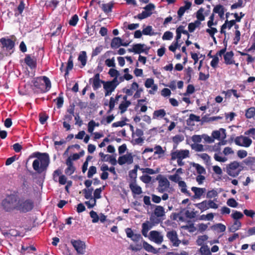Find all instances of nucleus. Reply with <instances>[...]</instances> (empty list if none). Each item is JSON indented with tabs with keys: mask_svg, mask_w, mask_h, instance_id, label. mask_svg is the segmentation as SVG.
Instances as JSON below:
<instances>
[{
	"mask_svg": "<svg viewBox=\"0 0 255 255\" xmlns=\"http://www.w3.org/2000/svg\"><path fill=\"white\" fill-rule=\"evenodd\" d=\"M193 167L195 168L197 172L199 174H206V170L204 167L201 166L200 164L196 163H193L192 164Z\"/></svg>",
	"mask_w": 255,
	"mask_h": 255,
	"instance_id": "nucleus-37",
	"label": "nucleus"
},
{
	"mask_svg": "<svg viewBox=\"0 0 255 255\" xmlns=\"http://www.w3.org/2000/svg\"><path fill=\"white\" fill-rule=\"evenodd\" d=\"M186 74L185 75L184 79L186 80V83H190L192 77V73L193 72V69L191 67H188L185 70Z\"/></svg>",
	"mask_w": 255,
	"mask_h": 255,
	"instance_id": "nucleus-34",
	"label": "nucleus"
},
{
	"mask_svg": "<svg viewBox=\"0 0 255 255\" xmlns=\"http://www.w3.org/2000/svg\"><path fill=\"white\" fill-rule=\"evenodd\" d=\"M166 236L174 247H178L181 243V241L178 238L177 232L174 230L168 232Z\"/></svg>",
	"mask_w": 255,
	"mask_h": 255,
	"instance_id": "nucleus-10",
	"label": "nucleus"
},
{
	"mask_svg": "<svg viewBox=\"0 0 255 255\" xmlns=\"http://www.w3.org/2000/svg\"><path fill=\"white\" fill-rule=\"evenodd\" d=\"M228 174L233 177L238 176L242 170L238 162L234 161L227 166Z\"/></svg>",
	"mask_w": 255,
	"mask_h": 255,
	"instance_id": "nucleus-5",
	"label": "nucleus"
},
{
	"mask_svg": "<svg viewBox=\"0 0 255 255\" xmlns=\"http://www.w3.org/2000/svg\"><path fill=\"white\" fill-rule=\"evenodd\" d=\"M34 207L33 200L30 198L24 197L19 198L16 203V210L21 213H26L30 212Z\"/></svg>",
	"mask_w": 255,
	"mask_h": 255,
	"instance_id": "nucleus-3",
	"label": "nucleus"
},
{
	"mask_svg": "<svg viewBox=\"0 0 255 255\" xmlns=\"http://www.w3.org/2000/svg\"><path fill=\"white\" fill-rule=\"evenodd\" d=\"M199 251L201 255H211V251L207 245L201 246Z\"/></svg>",
	"mask_w": 255,
	"mask_h": 255,
	"instance_id": "nucleus-42",
	"label": "nucleus"
},
{
	"mask_svg": "<svg viewBox=\"0 0 255 255\" xmlns=\"http://www.w3.org/2000/svg\"><path fill=\"white\" fill-rule=\"evenodd\" d=\"M182 43H179L178 41L173 42L172 44L169 46V50L173 52H175L176 49L180 47Z\"/></svg>",
	"mask_w": 255,
	"mask_h": 255,
	"instance_id": "nucleus-48",
	"label": "nucleus"
},
{
	"mask_svg": "<svg viewBox=\"0 0 255 255\" xmlns=\"http://www.w3.org/2000/svg\"><path fill=\"white\" fill-rule=\"evenodd\" d=\"M150 16V13H147L145 10L142 11L141 13H139L136 16H134V18H137L139 19H143L147 18Z\"/></svg>",
	"mask_w": 255,
	"mask_h": 255,
	"instance_id": "nucleus-60",
	"label": "nucleus"
},
{
	"mask_svg": "<svg viewBox=\"0 0 255 255\" xmlns=\"http://www.w3.org/2000/svg\"><path fill=\"white\" fill-rule=\"evenodd\" d=\"M93 190V188H89L88 189H84L83 190V192L84 194V197L86 199L92 198V194Z\"/></svg>",
	"mask_w": 255,
	"mask_h": 255,
	"instance_id": "nucleus-56",
	"label": "nucleus"
},
{
	"mask_svg": "<svg viewBox=\"0 0 255 255\" xmlns=\"http://www.w3.org/2000/svg\"><path fill=\"white\" fill-rule=\"evenodd\" d=\"M87 27L86 28V33L89 35V36H92L94 33V31L95 29V26L94 25H92L91 27L89 26V23L88 21H86Z\"/></svg>",
	"mask_w": 255,
	"mask_h": 255,
	"instance_id": "nucleus-55",
	"label": "nucleus"
},
{
	"mask_svg": "<svg viewBox=\"0 0 255 255\" xmlns=\"http://www.w3.org/2000/svg\"><path fill=\"white\" fill-rule=\"evenodd\" d=\"M1 48L7 51H9L14 48L15 42L10 38L2 37L0 39Z\"/></svg>",
	"mask_w": 255,
	"mask_h": 255,
	"instance_id": "nucleus-7",
	"label": "nucleus"
},
{
	"mask_svg": "<svg viewBox=\"0 0 255 255\" xmlns=\"http://www.w3.org/2000/svg\"><path fill=\"white\" fill-rule=\"evenodd\" d=\"M129 187L131 192L134 194L139 195L142 193L141 188L139 186H138L136 184V182L129 183Z\"/></svg>",
	"mask_w": 255,
	"mask_h": 255,
	"instance_id": "nucleus-26",
	"label": "nucleus"
},
{
	"mask_svg": "<svg viewBox=\"0 0 255 255\" xmlns=\"http://www.w3.org/2000/svg\"><path fill=\"white\" fill-rule=\"evenodd\" d=\"M78 20V16L77 14H74L70 19L69 24L71 26H75L77 25Z\"/></svg>",
	"mask_w": 255,
	"mask_h": 255,
	"instance_id": "nucleus-53",
	"label": "nucleus"
},
{
	"mask_svg": "<svg viewBox=\"0 0 255 255\" xmlns=\"http://www.w3.org/2000/svg\"><path fill=\"white\" fill-rule=\"evenodd\" d=\"M252 143V140L251 138L247 136H243L241 146L248 147L251 145Z\"/></svg>",
	"mask_w": 255,
	"mask_h": 255,
	"instance_id": "nucleus-44",
	"label": "nucleus"
},
{
	"mask_svg": "<svg viewBox=\"0 0 255 255\" xmlns=\"http://www.w3.org/2000/svg\"><path fill=\"white\" fill-rule=\"evenodd\" d=\"M206 31L212 38L215 43H216V39L214 35L218 32L217 28L206 29Z\"/></svg>",
	"mask_w": 255,
	"mask_h": 255,
	"instance_id": "nucleus-51",
	"label": "nucleus"
},
{
	"mask_svg": "<svg viewBox=\"0 0 255 255\" xmlns=\"http://www.w3.org/2000/svg\"><path fill=\"white\" fill-rule=\"evenodd\" d=\"M194 205L197 208L200 209L201 212H203L209 209V206L207 200H204L201 203L195 204Z\"/></svg>",
	"mask_w": 255,
	"mask_h": 255,
	"instance_id": "nucleus-31",
	"label": "nucleus"
},
{
	"mask_svg": "<svg viewBox=\"0 0 255 255\" xmlns=\"http://www.w3.org/2000/svg\"><path fill=\"white\" fill-rule=\"evenodd\" d=\"M156 180L158 181V186L157 189L159 192L163 193L169 188L170 183L166 177L159 174L156 177Z\"/></svg>",
	"mask_w": 255,
	"mask_h": 255,
	"instance_id": "nucleus-6",
	"label": "nucleus"
},
{
	"mask_svg": "<svg viewBox=\"0 0 255 255\" xmlns=\"http://www.w3.org/2000/svg\"><path fill=\"white\" fill-rule=\"evenodd\" d=\"M20 187L24 193H27L29 192V186L28 182L26 180L23 181Z\"/></svg>",
	"mask_w": 255,
	"mask_h": 255,
	"instance_id": "nucleus-57",
	"label": "nucleus"
},
{
	"mask_svg": "<svg viewBox=\"0 0 255 255\" xmlns=\"http://www.w3.org/2000/svg\"><path fill=\"white\" fill-rule=\"evenodd\" d=\"M119 100V98H118L117 97H115V98H114L113 97H111L109 104V110L108 112V113H110L114 110L115 106V103H117Z\"/></svg>",
	"mask_w": 255,
	"mask_h": 255,
	"instance_id": "nucleus-39",
	"label": "nucleus"
},
{
	"mask_svg": "<svg viewBox=\"0 0 255 255\" xmlns=\"http://www.w3.org/2000/svg\"><path fill=\"white\" fill-rule=\"evenodd\" d=\"M191 190L194 193L193 197L195 199H200L202 195L205 192L206 189L204 188H199L192 187Z\"/></svg>",
	"mask_w": 255,
	"mask_h": 255,
	"instance_id": "nucleus-21",
	"label": "nucleus"
},
{
	"mask_svg": "<svg viewBox=\"0 0 255 255\" xmlns=\"http://www.w3.org/2000/svg\"><path fill=\"white\" fill-rule=\"evenodd\" d=\"M154 149L155 150V151H154V154L159 155V157H161V156L164 155V153H165V150H164L162 149V147L160 145H156L154 147Z\"/></svg>",
	"mask_w": 255,
	"mask_h": 255,
	"instance_id": "nucleus-47",
	"label": "nucleus"
},
{
	"mask_svg": "<svg viewBox=\"0 0 255 255\" xmlns=\"http://www.w3.org/2000/svg\"><path fill=\"white\" fill-rule=\"evenodd\" d=\"M166 111L163 109L155 110L153 113L152 119H161L163 118L166 116Z\"/></svg>",
	"mask_w": 255,
	"mask_h": 255,
	"instance_id": "nucleus-24",
	"label": "nucleus"
},
{
	"mask_svg": "<svg viewBox=\"0 0 255 255\" xmlns=\"http://www.w3.org/2000/svg\"><path fill=\"white\" fill-rule=\"evenodd\" d=\"M118 162L121 165H124L126 163L130 164L133 162V157L131 154L124 155L119 157Z\"/></svg>",
	"mask_w": 255,
	"mask_h": 255,
	"instance_id": "nucleus-15",
	"label": "nucleus"
},
{
	"mask_svg": "<svg viewBox=\"0 0 255 255\" xmlns=\"http://www.w3.org/2000/svg\"><path fill=\"white\" fill-rule=\"evenodd\" d=\"M138 168H139V166L138 165H135L134 166V169L129 171V177L130 178V182L129 183L136 182V179L137 178V169Z\"/></svg>",
	"mask_w": 255,
	"mask_h": 255,
	"instance_id": "nucleus-27",
	"label": "nucleus"
},
{
	"mask_svg": "<svg viewBox=\"0 0 255 255\" xmlns=\"http://www.w3.org/2000/svg\"><path fill=\"white\" fill-rule=\"evenodd\" d=\"M98 3L105 13H108L112 12V8L114 7V3L112 2L101 4V1H98Z\"/></svg>",
	"mask_w": 255,
	"mask_h": 255,
	"instance_id": "nucleus-22",
	"label": "nucleus"
},
{
	"mask_svg": "<svg viewBox=\"0 0 255 255\" xmlns=\"http://www.w3.org/2000/svg\"><path fill=\"white\" fill-rule=\"evenodd\" d=\"M25 63L31 69H35L37 66V62L35 58H32L29 55H26L24 58Z\"/></svg>",
	"mask_w": 255,
	"mask_h": 255,
	"instance_id": "nucleus-17",
	"label": "nucleus"
},
{
	"mask_svg": "<svg viewBox=\"0 0 255 255\" xmlns=\"http://www.w3.org/2000/svg\"><path fill=\"white\" fill-rule=\"evenodd\" d=\"M142 245L143 248L146 251L152 253L154 254H157L158 253V251L152 246H151L145 241H143Z\"/></svg>",
	"mask_w": 255,
	"mask_h": 255,
	"instance_id": "nucleus-28",
	"label": "nucleus"
},
{
	"mask_svg": "<svg viewBox=\"0 0 255 255\" xmlns=\"http://www.w3.org/2000/svg\"><path fill=\"white\" fill-rule=\"evenodd\" d=\"M152 226H149L148 223H143L142 224V230L141 233L143 236L145 237H147V234L148 231L151 228Z\"/></svg>",
	"mask_w": 255,
	"mask_h": 255,
	"instance_id": "nucleus-45",
	"label": "nucleus"
},
{
	"mask_svg": "<svg viewBox=\"0 0 255 255\" xmlns=\"http://www.w3.org/2000/svg\"><path fill=\"white\" fill-rule=\"evenodd\" d=\"M71 243L78 254L83 255L85 253L86 246L84 242L80 240H73L71 241Z\"/></svg>",
	"mask_w": 255,
	"mask_h": 255,
	"instance_id": "nucleus-11",
	"label": "nucleus"
},
{
	"mask_svg": "<svg viewBox=\"0 0 255 255\" xmlns=\"http://www.w3.org/2000/svg\"><path fill=\"white\" fill-rule=\"evenodd\" d=\"M90 217L92 218V222L94 223H97L99 220V217L97 213L92 210L90 212Z\"/></svg>",
	"mask_w": 255,
	"mask_h": 255,
	"instance_id": "nucleus-59",
	"label": "nucleus"
},
{
	"mask_svg": "<svg viewBox=\"0 0 255 255\" xmlns=\"http://www.w3.org/2000/svg\"><path fill=\"white\" fill-rule=\"evenodd\" d=\"M150 239L153 241L155 243L161 244L163 240V236L157 231H152L150 232Z\"/></svg>",
	"mask_w": 255,
	"mask_h": 255,
	"instance_id": "nucleus-14",
	"label": "nucleus"
},
{
	"mask_svg": "<svg viewBox=\"0 0 255 255\" xmlns=\"http://www.w3.org/2000/svg\"><path fill=\"white\" fill-rule=\"evenodd\" d=\"M122 39L120 37H115L113 38L111 43V47L113 49L119 48L121 46Z\"/></svg>",
	"mask_w": 255,
	"mask_h": 255,
	"instance_id": "nucleus-30",
	"label": "nucleus"
},
{
	"mask_svg": "<svg viewBox=\"0 0 255 255\" xmlns=\"http://www.w3.org/2000/svg\"><path fill=\"white\" fill-rule=\"evenodd\" d=\"M114 118L115 117L113 115L108 116L106 119H103L101 121V123L105 125L109 124L114 120Z\"/></svg>",
	"mask_w": 255,
	"mask_h": 255,
	"instance_id": "nucleus-54",
	"label": "nucleus"
},
{
	"mask_svg": "<svg viewBox=\"0 0 255 255\" xmlns=\"http://www.w3.org/2000/svg\"><path fill=\"white\" fill-rule=\"evenodd\" d=\"M226 8L225 7L220 4H217L213 8V12L215 13H218V14L219 13L225 12Z\"/></svg>",
	"mask_w": 255,
	"mask_h": 255,
	"instance_id": "nucleus-46",
	"label": "nucleus"
},
{
	"mask_svg": "<svg viewBox=\"0 0 255 255\" xmlns=\"http://www.w3.org/2000/svg\"><path fill=\"white\" fill-rule=\"evenodd\" d=\"M76 170L75 167L73 166H68L65 170V173L68 175H71L75 172Z\"/></svg>",
	"mask_w": 255,
	"mask_h": 255,
	"instance_id": "nucleus-64",
	"label": "nucleus"
},
{
	"mask_svg": "<svg viewBox=\"0 0 255 255\" xmlns=\"http://www.w3.org/2000/svg\"><path fill=\"white\" fill-rule=\"evenodd\" d=\"M78 60L81 63L83 66H85L87 62V56L85 51H82L78 57Z\"/></svg>",
	"mask_w": 255,
	"mask_h": 255,
	"instance_id": "nucleus-40",
	"label": "nucleus"
},
{
	"mask_svg": "<svg viewBox=\"0 0 255 255\" xmlns=\"http://www.w3.org/2000/svg\"><path fill=\"white\" fill-rule=\"evenodd\" d=\"M49 163V155L46 153L41 154L38 159H35L32 163V167L34 170L38 173H41L45 171Z\"/></svg>",
	"mask_w": 255,
	"mask_h": 255,
	"instance_id": "nucleus-2",
	"label": "nucleus"
},
{
	"mask_svg": "<svg viewBox=\"0 0 255 255\" xmlns=\"http://www.w3.org/2000/svg\"><path fill=\"white\" fill-rule=\"evenodd\" d=\"M243 162L246 165L252 167L255 165V157L249 156Z\"/></svg>",
	"mask_w": 255,
	"mask_h": 255,
	"instance_id": "nucleus-41",
	"label": "nucleus"
},
{
	"mask_svg": "<svg viewBox=\"0 0 255 255\" xmlns=\"http://www.w3.org/2000/svg\"><path fill=\"white\" fill-rule=\"evenodd\" d=\"M201 121L200 117L196 116L193 114H191L189 116V118L187 120V124L188 125H191L190 122L191 121H196L199 122Z\"/></svg>",
	"mask_w": 255,
	"mask_h": 255,
	"instance_id": "nucleus-43",
	"label": "nucleus"
},
{
	"mask_svg": "<svg viewBox=\"0 0 255 255\" xmlns=\"http://www.w3.org/2000/svg\"><path fill=\"white\" fill-rule=\"evenodd\" d=\"M18 191H14L12 193L7 194L1 201V205L3 209L7 212L16 210V203L18 201Z\"/></svg>",
	"mask_w": 255,
	"mask_h": 255,
	"instance_id": "nucleus-1",
	"label": "nucleus"
},
{
	"mask_svg": "<svg viewBox=\"0 0 255 255\" xmlns=\"http://www.w3.org/2000/svg\"><path fill=\"white\" fill-rule=\"evenodd\" d=\"M171 160H174L176 159H184L189 156V151L185 150H176L171 153Z\"/></svg>",
	"mask_w": 255,
	"mask_h": 255,
	"instance_id": "nucleus-9",
	"label": "nucleus"
},
{
	"mask_svg": "<svg viewBox=\"0 0 255 255\" xmlns=\"http://www.w3.org/2000/svg\"><path fill=\"white\" fill-rule=\"evenodd\" d=\"M208 239V236L205 235L199 236L196 241L197 245L203 246L204 242L207 241Z\"/></svg>",
	"mask_w": 255,
	"mask_h": 255,
	"instance_id": "nucleus-58",
	"label": "nucleus"
},
{
	"mask_svg": "<svg viewBox=\"0 0 255 255\" xmlns=\"http://www.w3.org/2000/svg\"><path fill=\"white\" fill-rule=\"evenodd\" d=\"M59 3V1L57 0H52L50 1H46L45 6L47 8L52 7L53 9L56 8Z\"/></svg>",
	"mask_w": 255,
	"mask_h": 255,
	"instance_id": "nucleus-36",
	"label": "nucleus"
},
{
	"mask_svg": "<svg viewBox=\"0 0 255 255\" xmlns=\"http://www.w3.org/2000/svg\"><path fill=\"white\" fill-rule=\"evenodd\" d=\"M245 116L247 119L254 118L255 120V108L251 107L247 109Z\"/></svg>",
	"mask_w": 255,
	"mask_h": 255,
	"instance_id": "nucleus-33",
	"label": "nucleus"
},
{
	"mask_svg": "<svg viewBox=\"0 0 255 255\" xmlns=\"http://www.w3.org/2000/svg\"><path fill=\"white\" fill-rule=\"evenodd\" d=\"M25 4L24 3L23 0H20L18 5L14 9V15L15 17H17L19 15H21L24 8Z\"/></svg>",
	"mask_w": 255,
	"mask_h": 255,
	"instance_id": "nucleus-23",
	"label": "nucleus"
},
{
	"mask_svg": "<svg viewBox=\"0 0 255 255\" xmlns=\"http://www.w3.org/2000/svg\"><path fill=\"white\" fill-rule=\"evenodd\" d=\"M204 11V9L202 7H201L198 10L196 13L197 19L201 21H204L205 20V15L203 14Z\"/></svg>",
	"mask_w": 255,
	"mask_h": 255,
	"instance_id": "nucleus-49",
	"label": "nucleus"
},
{
	"mask_svg": "<svg viewBox=\"0 0 255 255\" xmlns=\"http://www.w3.org/2000/svg\"><path fill=\"white\" fill-rule=\"evenodd\" d=\"M227 204L231 207L236 208L237 207L238 203L234 198H230L228 200Z\"/></svg>",
	"mask_w": 255,
	"mask_h": 255,
	"instance_id": "nucleus-63",
	"label": "nucleus"
},
{
	"mask_svg": "<svg viewBox=\"0 0 255 255\" xmlns=\"http://www.w3.org/2000/svg\"><path fill=\"white\" fill-rule=\"evenodd\" d=\"M42 81L45 84V92L49 91L51 87V84L49 79L46 76H43L34 78L32 81V83L35 87L40 88L41 86L43 85Z\"/></svg>",
	"mask_w": 255,
	"mask_h": 255,
	"instance_id": "nucleus-4",
	"label": "nucleus"
},
{
	"mask_svg": "<svg viewBox=\"0 0 255 255\" xmlns=\"http://www.w3.org/2000/svg\"><path fill=\"white\" fill-rule=\"evenodd\" d=\"M3 235L7 238L11 237H16L19 235V233L15 229H10L3 233Z\"/></svg>",
	"mask_w": 255,
	"mask_h": 255,
	"instance_id": "nucleus-38",
	"label": "nucleus"
},
{
	"mask_svg": "<svg viewBox=\"0 0 255 255\" xmlns=\"http://www.w3.org/2000/svg\"><path fill=\"white\" fill-rule=\"evenodd\" d=\"M97 172V168L94 166H91L89 167L87 176L88 178H91L94 174H96Z\"/></svg>",
	"mask_w": 255,
	"mask_h": 255,
	"instance_id": "nucleus-61",
	"label": "nucleus"
},
{
	"mask_svg": "<svg viewBox=\"0 0 255 255\" xmlns=\"http://www.w3.org/2000/svg\"><path fill=\"white\" fill-rule=\"evenodd\" d=\"M149 49L150 47H147L144 44L137 43L133 44L132 48L128 49V51L129 52H134L137 54H140L143 52L147 54Z\"/></svg>",
	"mask_w": 255,
	"mask_h": 255,
	"instance_id": "nucleus-8",
	"label": "nucleus"
},
{
	"mask_svg": "<svg viewBox=\"0 0 255 255\" xmlns=\"http://www.w3.org/2000/svg\"><path fill=\"white\" fill-rule=\"evenodd\" d=\"M192 3L190 1H185V5L183 6H181L178 11H177V14L178 17L180 20V18L182 17L184 13H185V11L189 9L191 6Z\"/></svg>",
	"mask_w": 255,
	"mask_h": 255,
	"instance_id": "nucleus-20",
	"label": "nucleus"
},
{
	"mask_svg": "<svg viewBox=\"0 0 255 255\" xmlns=\"http://www.w3.org/2000/svg\"><path fill=\"white\" fill-rule=\"evenodd\" d=\"M131 88L133 90H136L135 93L133 95V98L135 99L141 97V94L143 90L142 88H139L138 84L136 82H133L131 85Z\"/></svg>",
	"mask_w": 255,
	"mask_h": 255,
	"instance_id": "nucleus-19",
	"label": "nucleus"
},
{
	"mask_svg": "<svg viewBox=\"0 0 255 255\" xmlns=\"http://www.w3.org/2000/svg\"><path fill=\"white\" fill-rule=\"evenodd\" d=\"M131 105L130 101H123L119 105V109L121 111V113L123 114L127 110L128 108Z\"/></svg>",
	"mask_w": 255,
	"mask_h": 255,
	"instance_id": "nucleus-32",
	"label": "nucleus"
},
{
	"mask_svg": "<svg viewBox=\"0 0 255 255\" xmlns=\"http://www.w3.org/2000/svg\"><path fill=\"white\" fill-rule=\"evenodd\" d=\"M73 68V56L70 55L68 60L67 64L65 69V78L69 74V71L71 70Z\"/></svg>",
	"mask_w": 255,
	"mask_h": 255,
	"instance_id": "nucleus-29",
	"label": "nucleus"
},
{
	"mask_svg": "<svg viewBox=\"0 0 255 255\" xmlns=\"http://www.w3.org/2000/svg\"><path fill=\"white\" fill-rule=\"evenodd\" d=\"M90 83L92 82L93 88L94 90L96 91L101 87V84H103L105 81L100 80V74L99 73L96 74L93 78H90L89 80Z\"/></svg>",
	"mask_w": 255,
	"mask_h": 255,
	"instance_id": "nucleus-13",
	"label": "nucleus"
},
{
	"mask_svg": "<svg viewBox=\"0 0 255 255\" xmlns=\"http://www.w3.org/2000/svg\"><path fill=\"white\" fill-rule=\"evenodd\" d=\"M234 53L233 51L227 52L224 55V62L227 65H231L235 63L234 60Z\"/></svg>",
	"mask_w": 255,
	"mask_h": 255,
	"instance_id": "nucleus-18",
	"label": "nucleus"
},
{
	"mask_svg": "<svg viewBox=\"0 0 255 255\" xmlns=\"http://www.w3.org/2000/svg\"><path fill=\"white\" fill-rule=\"evenodd\" d=\"M212 136L214 139H220V138L224 139L226 137V129L221 128L219 130H214L212 133Z\"/></svg>",
	"mask_w": 255,
	"mask_h": 255,
	"instance_id": "nucleus-16",
	"label": "nucleus"
},
{
	"mask_svg": "<svg viewBox=\"0 0 255 255\" xmlns=\"http://www.w3.org/2000/svg\"><path fill=\"white\" fill-rule=\"evenodd\" d=\"M178 185L181 187V192L186 194L188 195H190L189 192L187 191L186 187V184L184 181H180L178 182Z\"/></svg>",
	"mask_w": 255,
	"mask_h": 255,
	"instance_id": "nucleus-50",
	"label": "nucleus"
},
{
	"mask_svg": "<svg viewBox=\"0 0 255 255\" xmlns=\"http://www.w3.org/2000/svg\"><path fill=\"white\" fill-rule=\"evenodd\" d=\"M152 30V26L148 25L142 30V33L146 35H152L153 33H151Z\"/></svg>",
	"mask_w": 255,
	"mask_h": 255,
	"instance_id": "nucleus-62",
	"label": "nucleus"
},
{
	"mask_svg": "<svg viewBox=\"0 0 255 255\" xmlns=\"http://www.w3.org/2000/svg\"><path fill=\"white\" fill-rule=\"evenodd\" d=\"M165 212L163 207L161 206H156L154 210V214L156 217L163 219L162 217L165 216Z\"/></svg>",
	"mask_w": 255,
	"mask_h": 255,
	"instance_id": "nucleus-25",
	"label": "nucleus"
},
{
	"mask_svg": "<svg viewBox=\"0 0 255 255\" xmlns=\"http://www.w3.org/2000/svg\"><path fill=\"white\" fill-rule=\"evenodd\" d=\"M119 84L118 79L114 78V79L110 81H107L103 82V88L104 90H110L114 91L117 86Z\"/></svg>",
	"mask_w": 255,
	"mask_h": 255,
	"instance_id": "nucleus-12",
	"label": "nucleus"
},
{
	"mask_svg": "<svg viewBox=\"0 0 255 255\" xmlns=\"http://www.w3.org/2000/svg\"><path fill=\"white\" fill-rule=\"evenodd\" d=\"M243 216L244 215L243 213L238 211H235L234 213L231 214L232 218H233L235 221L242 218Z\"/></svg>",
	"mask_w": 255,
	"mask_h": 255,
	"instance_id": "nucleus-52",
	"label": "nucleus"
},
{
	"mask_svg": "<svg viewBox=\"0 0 255 255\" xmlns=\"http://www.w3.org/2000/svg\"><path fill=\"white\" fill-rule=\"evenodd\" d=\"M242 224L239 220H235L233 225L229 228V231L231 232H235L238 230L241 227Z\"/></svg>",
	"mask_w": 255,
	"mask_h": 255,
	"instance_id": "nucleus-35",
	"label": "nucleus"
}]
</instances>
